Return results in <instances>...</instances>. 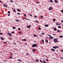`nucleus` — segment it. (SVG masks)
<instances>
[{"label":"nucleus","instance_id":"f03ea898","mask_svg":"<svg viewBox=\"0 0 63 63\" xmlns=\"http://www.w3.org/2000/svg\"><path fill=\"white\" fill-rule=\"evenodd\" d=\"M32 47H38V45H36V44H33L32 45Z\"/></svg>","mask_w":63,"mask_h":63},{"label":"nucleus","instance_id":"5fc2aeb1","mask_svg":"<svg viewBox=\"0 0 63 63\" xmlns=\"http://www.w3.org/2000/svg\"><path fill=\"white\" fill-rule=\"evenodd\" d=\"M45 60H46V61H47V62L48 61V60L47 59Z\"/></svg>","mask_w":63,"mask_h":63},{"label":"nucleus","instance_id":"2eb2a0df","mask_svg":"<svg viewBox=\"0 0 63 63\" xmlns=\"http://www.w3.org/2000/svg\"><path fill=\"white\" fill-rule=\"evenodd\" d=\"M43 62L44 63H46L47 62L45 61H43Z\"/></svg>","mask_w":63,"mask_h":63},{"label":"nucleus","instance_id":"f257e3e1","mask_svg":"<svg viewBox=\"0 0 63 63\" xmlns=\"http://www.w3.org/2000/svg\"><path fill=\"white\" fill-rule=\"evenodd\" d=\"M53 42H54V43H57V42H58V41H57V39L54 38L53 39Z\"/></svg>","mask_w":63,"mask_h":63},{"label":"nucleus","instance_id":"864d4df0","mask_svg":"<svg viewBox=\"0 0 63 63\" xmlns=\"http://www.w3.org/2000/svg\"><path fill=\"white\" fill-rule=\"evenodd\" d=\"M61 22H62L63 23V20H61Z\"/></svg>","mask_w":63,"mask_h":63},{"label":"nucleus","instance_id":"ea45409f","mask_svg":"<svg viewBox=\"0 0 63 63\" xmlns=\"http://www.w3.org/2000/svg\"><path fill=\"white\" fill-rule=\"evenodd\" d=\"M17 15H20V13H17Z\"/></svg>","mask_w":63,"mask_h":63},{"label":"nucleus","instance_id":"423d86ee","mask_svg":"<svg viewBox=\"0 0 63 63\" xmlns=\"http://www.w3.org/2000/svg\"><path fill=\"white\" fill-rule=\"evenodd\" d=\"M3 6L5 7H7V5L6 4H3Z\"/></svg>","mask_w":63,"mask_h":63},{"label":"nucleus","instance_id":"338daca9","mask_svg":"<svg viewBox=\"0 0 63 63\" xmlns=\"http://www.w3.org/2000/svg\"><path fill=\"white\" fill-rule=\"evenodd\" d=\"M4 62H6V61H6V60H4Z\"/></svg>","mask_w":63,"mask_h":63},{"label":"nucleus","instance_id":"a18cd8bd","mask_svg":"<svg viewBox=\"0 0 63 63\" xmlns=\"http://www.w3.org/2000/svg\"><path fill=\"white\" fill-rule=\"evenodd\" d=\"M24 16L26 17V14H24Z\"/></svg>","mask_w":63,"mask_h":63},{"label":"nucleus","instance_id":"f8f14e48","mask_svg":"<svg viewBox=\"0 0 63 63\" xmlns=\"http://www.w3.org/2000/svg\"><path fill=\"white\" fill-rule=\"evenodd\" d=\"M17 11H18H18H19V12H21V10L18 9H17Z\"/></svg>","mask_w":63,"mask_h":63},{"label":"nucleus","instance_id":"9d476101","mask_svg":"<svg viewBox=\"0 0 63 63\" xmlns=\"http://www.w3.org/2000/svg\"><path fill=\"white\" fill-rule=\"evenodd\" d=\"M35 22H36V23H39V22L37 20H36L35 21Z\"/></svg>","mask_w":63,"mask_h":63},{"label":"nucleus","instance_id":"0eeeda50","mask_svg":"<svg viewBox=\"0 0 63 63\" xmlns=\"http://www.w3.org/2000/svg\"><path fill=\"white\" fill-rule=\"evenodd\" d=\"M49 38L50 39H53V37L52 36H49Z\"/></svg>","mask_w":63,"mask_h":63},{"label":"nucleus","instance_id":"393cba45","mask_svg":"<svg viewBox=\"0 0 63 63\" xmlns=\"http://www.w3.org/2000/svg\"><path fill=\"white\" fill-rule=\"evenodd\" d=\"M18 61H19L20 62H21L22 61L20 60H18Z\"/></svg>","mask_w":63,"mask_h":63},{"label":"nucleus","instance_id":"79ce46f5","mask_svg":"<svg viewBox=\"0 0 63 63\" xmlns=\"http://www.w3.org/2000/svg\"><path fill=\"white\" fill-rule=\"evenodd\" d=\"M40 17H42V18H43V16H40Z\"/></svg>","mask_w":63,"mask_h":63},{"label":"nucleus","instance_id":"ddd939ff","mask_svg":"<svg viewBox=\"0 0 63 63\" xmlns=\"http://www.w3.org/2000/svg\"><path fill=\"white\" fill-rule=\"evenodd\" d=\"M13 11L14 12V13H16V11L15 10V9H14L13 10Z\"/></svg>","mask_w":63,"mask_h":63},{"label":"nucleus","instance_id":"3c124183","mask_svg":"<svg viewBox=\"0 0 63 63\" xmlns=\"http://www.w3.org/2000/svg\"><path fill=\"white\" fill-rule=\"evenodd\" d=\"M61 51H62V52H63V49L61 50Z\"/></svg>","mask_w":63,"mask_h":63},{"label":"nucleus","instance_id":"a878e982","mask_svg":"<svg viewBox=\"0 0 63 63\" xmlns=\"http://www.w3.org/2000/svg\"><path fill=\"white\" fill-rule=\"evenodd\" d=\"M45 27H47V26H48V25H45Z\"/></svg>","mask_w":63,"mask_h":63},{"label":"nucleus","instance_id":"09e8293b","mask_svg":"<svg viewBox=\"0 0 63 63\" xmlns=\"http://www.w3.org/2000/svg\"><path fill=\"white\" fill-rule=\"evenodd\" d=\"M18 30H20V28H19L18 29Z\"/></svg>","mask_w":63,"mask_h":63},{"label":"nucleus","instance_id":"c756f323","mask_svg":"<svg viewBox=\"0 0 63 63\" xmlns=\"http://www.w3.org/2000/svg\"><path fill=\"white\" fill-rule=\"evenodd\" d=\"M42 42H43V43L44 44V40H42Z\"/></svg>","mask_w":63,"mask_h":63},{"label":"nucleus","instance_id":"e2e57ef3","mask_svg":"<svg viewBox=\"0 0 63 63\" xmlns=\"http://www.w3.org/2000/svg\"><path fill=\"white\" fill-rule=\"evenodd\" d=\"M60 58H61V59H63V58H62V57H60Z\"/></svg>","mask_w":63,"mask_h":63},{"label":"nucleus","instance_id":"a211bd4d","mask_svg":"<svg viewBox=\"0 0 63 63\" xmlns=\"http://www.w3.org/2000/svg\"><path fill=\"white\" fill-rule=\"evenodd\" d=\"M12 28H13V29H16V28L15 27H12Z\"/></svg>","mask_w":63,"mask_h":63},{"label":"nucleus","instance_id":"5701e85b","mask_svg":"<svg viewBox=\"0 0 63 63\" xmlns=\"http://www.w3.org/2000/svg\"><path fill=\"white\" fill-rule=\"evenodd\" d=\"M49 1H50L51 3H52L53 2V1L52 0H50Z\"/></svg>","mask_w":63,"mask_h":63},{"label":"nucleus","instance_id":"bb28decb","mask_svg":"<svg viewBox=\"0 0 63 63\" xmlns=\"http://www.w3.org/2000/svg\"><path fill=\"white\" fill-rule=\"evenodd\" d=\"M10 2H11V3H13V1L12 0H10Z\"/></svg>","mask_w":63,"mask_h":63},{"label":"nucleus","instance_id":"c85d7f7f","mask_svg":"<svg viewBox=\"0 0 63 63\" xmlns=\"http://www.w3.org/2000/svg\"><path fill=\"white\" fill-rule=\"evenodd\" d=\"M26 55L29 56V53H26Z\"/></svg>","mask_w":63,"mask_h":63},{"label":"nucleus","instance_id":"dca6fc26","mask_svg":"<svg viewBox=\"0 0 63 63\" xmlns=\"http://www.w3.org/2000/svg\"><path fill=\"white\" fill-rule=\"evenodd\" d=\"M51 50H52V51H55V49H51Z\"/></svg>","mask_w":63,"mask_h":63},{"label":"nucleus","instance_id":"69168bd1","mask_svg":"<svg viewBox=\"0 0 63 63\" xmlns=\"http://www.w3.org/2000/svg\"><path fill=\"white\" fill-rule=\"evenodd\" d=\"M39 2H37V4H39Z\"/></svg>","mask_w":63,"mask_h":63},{"label":"nucleus","instance_id":"cd10ccee","mask_svg":"<svg viewBox=\"0 0 63 63\" xmlns=\"http://www.w3.org/2000/svg\"><path fill=\"white\" fill-rule=\"evenodd\" d=\"M57 32H61V31H59V30H57Z\"/></svg>","mask_w":63,"mask_h":63},{"label":"nucleus","instance_id":"1a4fd4ad","mask_svg":"<svg viewBox=\"0 0 63 63\" xmlns=\"http://www.w3.org/2000/svg\"><path fill=\"white\" fill-rule=\"evenodd\" d=\"M54 2L55 3H57L58 2V1L57 0H55Z\"/></svg>","mask_w":63,"mask_h":63},{"label":"nucleus","instance_id":"39448f33","mask_svg":"<svg viewBox=\"0 0 63 63\" xmlns=\"http://www.w3.org/2000/svg\"><path fill=\"white\" fill-rule=\"evenodd\" d=\"M53 8L51 7H50L49 8V10H52L53 9Z\"/></svg>","mask_w":63,"mask_h":63},{"label":"nucleus","instance_id":"4be33fe9","mask_svg":"<svg viewBox=\"0 0 63 63\" xmlns=\"http://www.w3.org/2000/svg\"><path fill=\"white\" fill-rule=\"evenodd\" d=\"M22 41H26V39H24L22 40Z\"/></svg>","mask_w":63,"mask_h":63},{"label":"nucleus","instance_id":"aec40b11","mask_svg":"<svg viewBox=\"0 0 63 63\" xmlns=\"http://www.w3.org/2000/svg\"><path fill=\"white\" fill-rule=\"evenodd\" d=\"M58 28H61V26H58Z\"/></svg>","mask_w":63,"mask_h":63},{"label":"nucleus","instance_id":"8fccbe9b","mask_svg":"<svg viewBox=\"0 0 63 63\" xmlns=\"http://www.w3.org/2000/svg\"><path fill=\"white\" fill-rule=\"evenodd\" d=\"M56 47H57V48H58V47H58V46H56Z\"/></svg>","mask_w":63,"mask_h":63},{"label":"nucleus","instance_id":"c9c22d12","mask_svg":"<svg viewBox=\"0 0 63 63\" xmlns=\"http://www.w3.org/2000/svg\"><path fill=\"white\" fill-rule=\"evenodd\" d=\"M8 14H10V11H9L8 12Z\"/></svg>","mask_w":63,"mask_h":63},{"label":"nucleus","instance_id":"72a5a7b5","mask_svg":"<svg viewBox=\"0 0 63 63\" xmlns=\"http://www.w3.org/2000/svg\"><path fill=\"white\" fill-rule=\"evenodd\" d=\"M25 18V17H22V19H24Z\"/></svg>","mask_w":63,"mask_h":63},{"label":"nucleus","instance_id":"0e129e2a","mask_svg":"<svg viewBox=\"0 0 63 63\" xmlns=\"http://www.w3.org/2000/svg\"><path fill=\"white\" fill-rule=\"evenodd\" d=\"M8 16H10V14H8Z\"/></svg>","mask_w":63,"mask_h":63},{"label":"nucleus","instance_id":"de8ad7c7","mask_svg":"<svg viewBox=\"0 0 63 63\" xmlns=\"http://www.w3.org/2000/svg\"><path fill=\"white\" fill-rule=\"evenodd\" d=\"M11 58H12V57L10 56V59H11Z\"/></svg>","mask_w":63,"mask_h":63},{"label":"nucleus","instance_id":"58836bf2","mask_svg":"<svg viewBox=\"0 0 63 63\" xmlns=\"http://www.w3.org/2000/svg\"><path fill=\"white\" fill-rule=\"evenodd\" d=\"M29 15L30 16H32V14H29Z\"/></svg>","mask_w":63,"mask_h":63},{"label":"nucleus","instance_id":"6e6d98bb","mask_svg":"<svg viewBox=\"0 0 63 63\" xmlns=\"http://www.w3.org/2000/svg\"><path fill=\"white\" fill-rule=\"evenodd\" d=\"M47 35H48V36H51V35H50L47 34Z\"/></svg>","mask_w":63,"mask_h":63},{"label":"nucleus","instance_id":"37998d69","mask_svg":"<svg viewBox=\"0 0 63 63\" xmlns=\"http://www.w3.org/2000/svg\"><path fill=\"white\" fill-rule=\"evenodd\" d=\"M33 36H34V37H36V35L34 34Z\"/></svg>","mask_w":63,"mask_h":63},{"label":"nucleus","instance_id":"473e14b6","mask_svg":"<svg viewBox=\"0 0 63 63\" xmlns=\"http://www.w3.org/2000/svg\"><path fill=\"white\" fill-rule=\"evenodd\" d=\"M3 34V33H0V35H2Z\"/></svg>","mask_w":63,"mask_h":63},{"label":"nucleus","instance_id":"412c9836","mask_svg":"<svg viewBox=\"0 0 63 63\" xmlns=\"http://www.w3.org/2000/svg\"><path fill=\"white\" fill-rule=\"evenodd\" d=\"M27 28H30V27L28 26H27Z\"/></svg>","mask_w":63,"mask_h":63},{"label":"nucleus","instance_id":"a19ab883","mask_svg":"<svg viewBox=\"0 0 63 63\" xmlns=\"http://www.w3.org/2000/svg\"><path fill=\"white\" fill-rule=\"evenodd\" d=\"M19 33L20 34H21V32H20V31L19 32Z\"/></svg>","mask_w":63,"mask_h":63},{"label":"nucleus","instance_id":"4d7b16f0","mask_svg":"<svg viewBox=\"0 0 63 63\" xmlns=\"http://www.w3.org/2000/svg\"><path fill=\"white\" fill-rule=\"evenodd\" d=\"M61 12H62V13H63V10H61Z\"/></svg>","mask_w":63,"mask_h":63},{"label":"nucleus","instance_id":"f704fd0d","mask_svg":"<svg viewBox=\"0 0 63 63\" xmlns=\"http://www.w3.org/2000/svg\"><path fill=\"white\" fill-rule=\"evenodd\" d=\"M8 39H9V40H11L12 39V38H10V37H9L8 38Z\"/></svg>","mask_w":63,"mask_h":63},{"label":"nucleus","instance_id":"680f3d73","mask_svg":"<svg viewBox=\"0 0 63 63\" xmlns=\"http://www.w3.org/2000/svg\"><path fill=\"white\" fill-rule=\"evenodd\" d=\"M0 3H2V1L1 0H0Z\"/></svg>","mask_w":63,"mask_h":63},{"label":"nucleus","instance_id":"c03bdc74","mask_svg":"<svg viewBox=\"0 0 63 63\" xmlns=\"http://www.w3.org/2000/svg\"><path fill=\"white\" fill-rule=\"evenodd\" d=\"M41 29L40 27L39 28V30H41Z\"/></svg>","mask_w":63,"mask_h":63},{"label":"nucleus","instance_id":"4c0bfd02","mask_svg":"<svg viewBox=\"0 0 63 63\" xmlns=\"http://www.w3.org/2000/svg\"><path fill=\"white\" fill-rule=\"evenodd\" d=\"M46 42H47V43H48V40H47L46 39Z\"/></svg>","mask_w":63,"mask_h":63},{"label":"nucleus","instance_id":"e433bc0d","mask_svg":"<svg viewBox=\"0 0 63 63\" xmlns=\"http://www.w3.org/2000/svg\"><path fill=\"white\" fill-rule=\"evenodd\" d=\"M53 21H55V18H54L53 19Z\"/></svg>","mask_w":63,"mask_h":63},{"label":"nucleus","instance_id":"49530a36","mask_svg":"<svg viewBox=\"0 0 63 63\" xmlns=\"http://www.w3.org/2000/svg\"><path fill=\"white\" fill-rule=\"evenodd\" d=\"M34 17H35V18H37V16H34Z\"/></svg>","mask_w":63,"mask_h":63},{"label":"nucleus","instance_id":"20e7f679","mask_svg":"<svg viewBox=\"0 0 63 63\" xmlns=\"http://www.w3.org/2000/svg\"><path fill=\"white\" fill-rule=\"evenodd\" d=\"M0 38L1 40H4V39H5V38H4L3 37H0Z\"/></svg>","mask_w":63,"mask_h":63},{"label":"nucleus","instance_id":"bf43d9fd","mask_svg":"<svg viewBox=\"0 0 63 63\" xmlns=\"http://www.w3.org/2000/svg\"><path fill=\"white\" fill-rule=\"evenodd\" d=\"M4 43H7V42H4Z\"/></svg>","mask_w":63,"mask_h":63},{"label":"nucleus","instance_id":"4468645a","mask_svg":"<svg viewBox=\"0 0 63 63\" xmlns=\"http://www.w3.org/2000/svg\"><path fill=\"white\" fill-rule=\"evenodd\" d=\"M63 37V35H60L59 36V37L60 38H62Z\"/></svg>","mask_w":63,"mask_h":63},{"label":"nucleus","instance_id":"6e6552de","mask_svg":"<svg viewBox=\"0 0 63 63\" xmlns=\"http://www.w3.org/2000/svg\"><path fill=\"white\" fill-rule=\"evenodd\" d=\"M56 24L57 25H60V24L58 23H56Z\"/></svg>","mask_w":63,"mask_h":63},{"label":"nucleus","instance_id":"7c9ffc66","mask_svg":"<svg viewBox=\"0 0 63 63\" xmlns=\"http://www.w3.org/2000/svg\"><path fill=\"white\" fill-rule=\"evenodd\" d=\"M39 61H40V62L42 63H43V62H42V61L41 60H39Z\"/></svg>","mask_w":63,"mask_h":63},{"label":"nucleus","instance_id":"13d9d810","mask_svg":"<svg viewBox=\"0 0 63 63\" xmlns=\"http://www.w3.org/2000/svg\"><path fill=\"white\" fill-rule=\"evenodd\" d=\"M12 34H14V32H12Z\"/></svg>","mask_w":63,"mask_h":63},{"label":"nucleus","instance_id":"052dcab7","mask_svg":"<svg viewBox=\"0 0 63 63\" xmlns=\"http://www.w3.org/2000/svg\"><path fill=\"white\" fill-rule=\"evenodd\" d=\"M53 35H55V34H54V33H53Z\"/></svg>","mask_w":63,"mask_h":63},{"label":"nucleus","instance_id":"7ed1b4c3","mask_svg":"<svg viewBox=\"0 0 63 63\" xmlns=\"http://www.w3.org/2000/svg\"><path fill=\"white\" fill-rule=\"evenodd\" d=\"M7 34L8 35H9V36H12V34L10 33H8Z\"/></svg>","mask_w":63,"mask_h":63},{"label":"nucleus","instance_id":"b1692460","mask_svg":"<svg viewBox=\"0 0 63 63\" xmlns=\"http://www.w3.org/2000/svg\"><path fill=\"white\" fill-rule=\"evenodd\" d=\"M36 62H39V61L37 59L36 60Z\"/></svg>","mask_w":63,"mask_h":63},{"label":"nucleus","instance_id":"f3484780","mask_svg":"<svg viewBox=\"0 0 63 63\" xmlns=\"http://www.w3.org/2000/svg\"><path fill=\"white\" fill-rule=\"evenodd\" d=\"M15 20L16 21H17V22H19V20H18L16 19V20Z\"/></svg>","mask_w":63,"mask_h":63},{"label":"nucleus","instance_id":"6ab92c4d","mask_svg":"<svg viewBox=\"0 0 63 63\" xmlns=\"http://www.w3.org/2000/svg\"><path fill=\"white\" fill-rule=\"evenodd\" d=\"M53 47L54 48H55V49H56V47L55 46Z\"/></svg>","mask_w":63,"mask_h":63},{"label":"nucleus","instance_id":"774afa93","mask_svg":"<svg viewBox=\"0 0 63 63\" xmlns=\"http://www.w3.org/2000/svg\"><path fill=\"white\" fill-rule=\"evenodd\" d=\"M29 26L30 27H31V25H29Z\"/></svg>","mask_w":63,"mask_h":63},{"label":"nucleus","instance_id":"603ef678","mask_svg":"<svg viewBox=\"0 0 63 63\" xmlns=\"http://www.w3.org/2000/svg\"><path fill=\"white\" fill-rule=\"evenodd\" d=\"M42 35H44L45 34V33H42Z\"/></svg>","mask_w":63,"mask_h":63},{"label":"nucleus","instance_id":"2f4dec72","mask_svg":"<svg viewBox=\"0 0 63 63\" xmlns=\"http://www.w3.org/2000/svg\"><path fill=\"white\" fill-rule=\"evenodd\" d=\"M32 50L33 52H35V49H32Z\"/></svg>","mask_w":63,"mask_h":63},{"label":"nucleus","instance_id":"9b49d317","mask_svg":"<svg viewBox=\"0 0 63 63\" xmlns=\"http://www.w3.org/2000/svg\"><path fill=\"white\" fill-rule=\"evenodd\" d=\"M53 30H54V31H56L57 30V29H56V28H54Z\"/></svg>","mask_w":63,"mask_h":63}]
</instances>
